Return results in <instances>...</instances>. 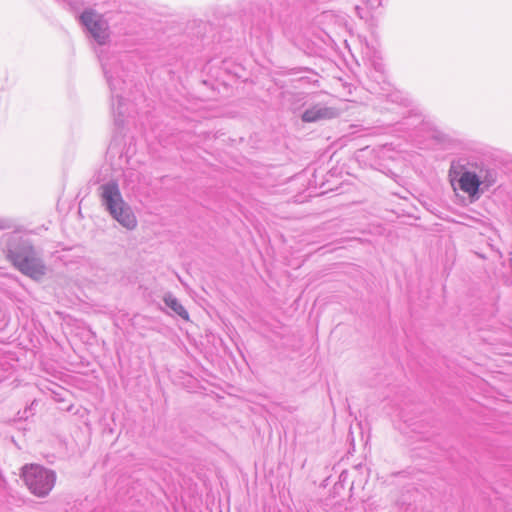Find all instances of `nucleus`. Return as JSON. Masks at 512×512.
I'll return each instance as SVG.
<instances>
[{"instance_id":"6e6552de","label":"nucleus","mask_w":512,"mask_h":512,"mask_svg":"<svg viewBox=\"0 0 512 512\" xmlns=\"http://www.w3.org/2000/svg\"><path fill=\"white\" fill-rule=\"evenodd\" d=\"M164 303L167 307H169L175 314L180 316L184 320L189 319V314L183 305L178 301L176 297H174L171 293H168L163 298Z\"/></svg>"},{"instance_id":"39448f33","label":"nucleus","mask_w":512,"mask_h":512,"mask_svg":"<svg viewBox=\"0 0 512 512\" xmlns=\"http://www.w3.org/2000/svg\"><path fill=\"white\" fill-rule=\"evenodd\" d=\"M79 22L88 36L99 46H105L110 41V28L104 15L92 8L85 9L79 15Z\"/></svg>"},{"instance_id":"9d476101","label":"nucleus","mask_w":512,"mask_h":512,"mask_svg":"<svg viewBox=\"0 0 512 512\" xmlns=\"http://www.w3.org/2000/svg\"><path fill=\"white\" fill-rule=\"evenodd\" d=\"M381 4L380 0H371V1H368V5L371 9H375L377 7H379Z\"/></svg>"},{"instance_id":"f03ea898","label":"nucleus","mask_w":512,"mask_h":512,"mask_svg":"<svg viewBox=\"0 0 512 512\" xmlns=\"http://www.w3.org/2000/svg\"><path fill=\"white\" fill-rule=\"evenodd\" d=\"M6 258L23 275L40 281L47 274L48 268L40 253L27 240L10 237L6 246Z\"/></svg>"},{"instance_id":"7ed1b4c3","label":"nucleus","mask_w":512,"mask_h":512,"mask_svg":"<svg viewBox=\"0 0 512 512\" xmlns=\"http://www.w3.org/2000/svg\"><path fill=\"white\" fill-rule=\"evenodd\" d=\"M98 195L102 206L121 226L133 230L137 219L131 207L124 201L118 183L109 180L98 187Z\"/></svg>"},{"instance_id":"f8f14e48","label":"nucleus","mask_w":512,"mask_h":512,"mask_svg":"<svg viewBox=\"0 0 512 512\" xmlns=\"http://www.w3.org/2000/svg\"><path fill=\"white\" fill-rule=\"evenodd\" d=\"M356 13L360 18H364V15L362 14V9L360 7H355Z\"/></svg>"},{"instance_id":"9b49d317","label":"nucleus","mask_w":512,"mask_h":512,"mask_svg":"<svg viewBox=\"0 0 512 512\" xmlns=\"http://www.w3.org/2000/svg\"><path fill=\"white\" fill-rule=\"evenodd\" d=\"M9 227L10 226L6 220H0V229H7Z\"/></svg>"},{"instance_id":"20e7f679","label":"nucleus","mask_w":512,"mask_h":512,"mask_svg":"<svg viewBox=\"0 0 512 512\" xmlns=\"http://www.w3.org/2000/svg\"><path fill=\"white\" fill-rule=\"evenodd\" d=\"M22 477L28 489L38 497H45L55 485L56 474L37 464L23 467Z\"/></svg>"},{"instance_id":"0eeeda50","label":"nucleus","mask_w":512,"mask_h":512,"mask_svg":"<svg viewBox=\"0 0 512 512\" xmlns=\"http://www.w3.org/2000/svg\"><path fill=\"white\" fill-rule=\"evenodd\" d=\"M458 183L460 189L470 197L476 196L481 186V180L477 178V173L472 171H464L460 175Z\"/></svg>"},{"instance_id":"1a4fd4ad","label":"nucleus","mask_w":512,"mask_h":512,"mask_svg":"<svg viewBox=\"0 0 512 512\" xmlns=\"http://www.w3.org/2000/svg\"><path fill=\"white\" fill-rule=\"evenodd\" d=\"M477 178L481 180V186L488 188L496 182L497 173L494 169H480Z\"/></svg>"},{"instance_id":"423d86ee","label":"nucleus","mask_w":512,"mask_h":512,"mask_svg":"<svg viewBox=\"0 0 512 512\" xmlns=\"http://www.w3.org/2000/svg\"><path fill=\"white\" fill-rule=\"evenodd\" d=\"M340 110L326 103L318 102L310 105L301 115V119L305 123H314L323 120H330L338 117Z\"/></svg>"},{"instance_id":"f257e3e1","label":"nucleus","mask_w":512,"mask_h":512,"mask_svg":"<svg viewBox=\"0 0 512 512\" xmlns=\"http://www.w3.org/2000/svg\"><path fill=\"white\" fill-rule=\"evenodd\" d=\"M97 54L111 91L112 112L115 124L122 126L126 122V118L130 117L134 112L133 106L123 96L124 86L127 85L124 77L127 74L116 55H110L104 49L97 51Z\"/></svg>"}]
</instances>
